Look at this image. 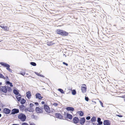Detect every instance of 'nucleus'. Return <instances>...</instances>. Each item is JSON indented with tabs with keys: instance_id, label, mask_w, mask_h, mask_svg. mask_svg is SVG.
<instances>
[{
	"instance_id": "56",
	"label": "nucleus",
	"mask_w": 125,
	"mask_h": 125,
	"mask_svg": "<svg viewBox=\"0 0 125 125\" xmlns=\"http://www.w3.org/2000/svg\"><path fill=\"white\" fill-rule=\"evenodd\" d=\"M97 125H99L98 124H97Z\"/></svg>"
},
{
	"instance_id": "44",
	"label": "nucleus",
	"mask_w": 125,
	"mask_h": 125,
	"mask_svg": "<svg viewBox=\"0 0 125 125\" xmlns=\"http://www.w3.org/2000/svg\"><path fill=\"white\" fill-rule=\"evenodd\" d=\"M21 75H23V76H24V75L25 74V73H21Z\"/></svg>"
},
{
	"instance_id": "32",
	"label": "nucleus",
	"mask_w": 125,
	"mask_h": 125,
	"mask_svg": "<svg viewBox=\"0 0 125 125\" xmlns=\"http://www.w3.org/2000/svg\"><path fill=\"white\" fill-rule=\"evenodd\" d=\"M76 91L75 90H73L72 92V94L74 95L76 94Z\"/></svg>"
},
{
	"instance_id": "40",
	"label": "nucleus",
	"mask_w": 125,
	"mask_h": 125,
	"mask_svg": "<svg viewBox=\"0 0 125 125\" xmlns=\"http://www.w3.org/2000/svg\"><path fill=\"white\" fill-rule=\"evenodd\" d=\"M98 124L99 125H101L103 124V122H102L101 121L99 122H98Z\"/></svg>"
},
{
	"instance_id": "14",
	"label": "nucleus",
	"mask_w": 125,
	"mask_h": 125,
	"mask_svg": "<svg viewBox=\"0 0 125 125\" xmlns=\"http://www.w3.org/2000/svg\"><path fill=\"white\" fill-rule=\"evenodd\" d=\"M26 96L27 98L30 99L31 98V92L29 91L27 92L26 93Z\"/></svg>"
},
{
	"instance_id": "52",
	"label": "nucleus",
	"mask_w": 125,
	"mask_h": 125,
	"mask_svg": "<svg viewBox=\"0 0 125 125\" xmlns=\"http://www.w3.org/2000/svg\"><path fill=\"white\" fill-rule=\"evenodd\" d=\"M85 85V86H86V85L85 84H83V85Z\"/></svg>"
},
{
	"instance_id": "49",
	"label": "nucleus",
	"mask_w": 125,
	"mask_h": 125,
	"mask_svg": "<svg viewBox=\"0 0 125 125\" xmlns=\"http://www.w3.org/2000/svg\"><path fill=\"white\" fill-rule=\"evenodd\" d=\"M8 79V76H6V80Z\"/></svg>"
},
{
	"instance_id": "36",
	"label": "nucleus",
	"mask_w": 125,
	"mask_h": 125,
	"mask_svg": "<svg viewBox=\"0 0 125 125\" xmlns=\"http://www.w3.org/2000/svg\"><path fill=\"white\" fill-rule=\"evenodd\" d=\"M85 100L87 101H88L89 98L88 97L85 96Z\"/></svg>"
},
{
	"instance_id": "50",
	"label": "nucleus",
	"mask_w": 125,
	"mask_h": 125,
	"mask_svg": "<svg viewBox=\"0 0 125 125\" xmlns=\"http://www.w3.org/2000/svg\"><path fill=\"white\" fill-rule=\"evenodd\" d=\"M2 84V83L1 82H0V85Z\"/></svg>"
},
{
	"instance_id": "33",
	"label": "nucleus",
	"mask_w": 125,
	"mask_h": 125,
	"mask_svg": "<svg viewBox=\"0 0 125 125\" xmlns=\"http://www.w3.org/2000/svg\"><path fill=\"white\" fill-rule=\"evenodd\" d=\"M35 73L36 74H37V75H38V76H41V77H44V76H43V75L41 74H40L39 73H37V72H35Z\"/></svg>"
},
{
	"instance_id": "45",
	"label": "nucleus",
	"mask_w": 125,
	"mask_h": 125,
	"mask_svg": "<svg viewBox=\"0 0 125 125\" xmlns=\"http://www.w3.org/2000/svg\"><path fill=\"white\" fill-rule=\"evenodd\" d=\"M36 105H38L39 104L37 102H35L34 103Z\"/></svg>"
},
{
	"instance_id": "4",
	"label": "nucleus",
	"mask_w": 125,
	"mask_h": 125,
	"mask_svg": "<svg viewBox=\"0 0 125 125\" xmlns=\"http://www.w3.org/2000/svg\"><path fill=\"white\" fill-rule=\"evenodd\" d=\"M41 109H44L48 113H50V110L49 107L47 105H44V106H42L41 107Z\"/></svg>"
},
{
	"instance_id": "42",
	"label": "nucleus",
	"mask_w": 125,
	"mask_h": 125,
	"mask_svg": "<svg viewBox=\"0 0 125 125\" xmlns=\"http://www.w3.org/2000/svg\"><path fill=\"white\" fill-rule=\"evenodd\" d=\"M58 104L57 103H54L53 104V105H54L55 106H56Z\"/></svg>"
},
{
	"instance_id": "7",
	"label": "nucleus",
	"mask_w": 125,
	"mask_h": 125,
	"mask_svg": "<svg viewBox=\"0 0 125 125\" xmlns=\"http://www.w3.org/2000/svg\"><path fill=\"white\" fill-rule=\"evenodd\" d=\"M55 116L57 118H59L61 119H63V116L60 113H56L55 114Z\"/></svg>"
},
{
	"instance_id": "15",
	"label": "nucleus",
	"mask_w": 125,
	"mask_h": 125,
	"mask_svg": "<svg viewBox=\"0 0 125 125\" xmlns=\"http://www.w3.org/2000/svg\"><path fill=\"white\" fill-rule=\"evenodd\" d=\"M0 64L2 66L4 67H6V68H7V67H9V65H10L4 62H0Z\"/></svg>"
},
{
	"instance_id": "37",
	"label": "nucleus",
	"mask_w": 125,
	"mask_h": 125,
	"mask_svg": "<svg viewBox=\"0 0 125 125\" xmlns=\"http://www.w3.org/2000/svg\"><path fill=\"white\" fill-rule=\"evenodd\" d=\"M21 125H29L28 124L26 123H23Z\"/></svg>"
},
{
	"instance_id": "29",
	"label": "nucleus",
	"mask_w": 125,
	"mask_h": 125,
	"mask_svg": "<svg viewBox=\"0 0 125 125\" xmlns=\"http://www.w3.org/2000/svg\"><path fill=\"white\" fill-rule=\"evenodd\" d=\"M0 78H3L4 79H5V78L4 76L1 74L0 73Z\"/></svg>"
},
{
	"instance_id": "27",
	"label": "nucleus",
	"mask_w": 125,
	"mask_h": 125,
	"mask_svg": "<svg viewBox=\"0 0 125 125\" xmlns=\"http://www.w3.org/2000/svg\"><path fill=\"white\" fill-rule=\"evenodd\" d=\"M10 65H9V67H7L6 68V69L7 70H8L10 72H12V70L10 69Z\"/></svg>"
},
{
	"instance_id": "24",
	"label": "nucleus",
	"mask_w": 125,
	"mask_h": 125,
	"mask_svg": "<svg viewBox=\"0 0 125 125\" xmlns=\"http://www.w3.org/2000/svg\"><path fill=\"white\" fill-rule=\"evenodd\" d=\"M91 120L92 122H95L96 120L95 117L94 116L93 117L91 118Z\"/></svg>"
},
{
	"instance_id": "46",
	"label": "nucleus",
	"mask_w": 125,
	"mask_h": 125,
	"mask_svg": "<svg viewBox=\"0 0 125 125\" xmlns=\"http://www.w3.org/2000/svg\"><path fill=\"white\" fill-rule=\"evenodd\" d=\"M30 125H35L34 123H31Z\"/></svg>"
},
{
	"instance_id": "2",
	"label": "nucleus",
	"mask_w": 125,
	"mask_h": 125,
	"mask_svg": "<svg viewBox=\"0 0 125 125\" xmlns=\"http://www.w3.org/2000/svg\"><path fill=\"white\" fill-rule=\"evenodd\" d=\"M56 31L57 34L61 35L66 36L68 35V32L62 30L58 29L56 30Z\"/></svg>"
},
{
	"instance_id": "26",
	"label": "nucleus",
	"mask_w": 125,
	"mask_h": 125,
	"mask_svg": "<svg viewBox=\"0 0 125 125\" xmlns=\"http://www.w3.org/2000/svg\"><path fill=\"white\" fill-rule=\"evenodd\" d=\"M25 107L23 105H22L20 106V110H24Z\"/></svg>"
},
{
	"instance_id": "55",
	"label": "nucleus",
	"mask_w": 125,
	"mask_h": 125,
	"mask_svg": "<svg viewBox=\"0 0 125 125\" xmlns=\"http://www.w3.org/2000/svg\"><path fill=\"white\" fill-rule=\"evenodd\" d=\"M1 109L0 108V111H1Z\"/></svg>"
},
{
	"instance_id": "25",
	"label": "nucleus",
	"mask_w": 125,
	"mask_h": 125,
	"mask_svg": "<svg viewBox=\"0 0 125 125\" xmlns=\"http://www.w3.org/2000/svg\"><path fill=\"white\" fill-rule=\"evenodd\" d=\"M54 43L52 42H51L47 43V45L49 46H50L53 45Z\"/></svg>"
},
{
	"instance_id": "23",
	"label": "nucleus",
	"mask_w": 125,
	"mask_h": 125,
	"mask_svg": "<svg viewBox=\"0 0 125 125\" xmlns=\"http://www.w3.org/2000/svg\"><path fill=\"white\" fill-rule=\"evenodd\" d=\"M25 102L26 100L24 99H23L21 101V103L22 104H23L25 103Z\"/></svg>"
},
{
	"instance_id": "10",
	"label": "nucleus",
	"mask_w": 125,
	"mask_h": 125,
	"mask_svg": "<svg viewBox=\"0 0 125 125\" xmlns=\"http://www.w3.org/2000/svg\"><path fill=\"white\" fill-rule=\"evenodd\" d=\"M103 124L104 125H110L111 124L110 121L108 120H104Z\"/></svg>"
},
{
	"instance_id": "16",
	"label": "nucleus",
	"mask_w": 125,
	"mask_h": 125,
	"mask_svg": "<svg viewBox=\"0 0 125 125\" xmlns=\"http://www.w3.org/2000/svg\"><path fill=\"white\" fill-rule=\"evenodd\" d=\"M86 88L84 86H82L81 89L82 92L83 93H85L86 91Z\"/></svg>"
},
{
	"instance_id": "28",
	"label": "nucleus",
	"mask_w": 125,
	"mask_h": 125,
	"mask_svg": "<svg viewBox=\"0 0 125 125\" xmlns=\"http://www.w3.org/2000/svg\"><path fill=\"white\" fill-rule=\"evenodd\" d=\"M30 64L31 65L34 66H35L36 65V63L35 62H31Z\"/></svg>"
},
{
	"instance_id": "41",
	"label": "nucleus",
	"mask_w": 125,
	"mask_h": 125,
	"mask_svg": "<svg viewBox=\"0 0 125 125\" xmlns=\"http://www.w3.org/2000/svg\"><path fill=\"white\" fill-rule=\"evenodd\" d=\"M63 64L66 65V66H67L68 65V64L67 63L65 62H63Z\"/></svg>"
},
{
	"instance_id": "8",
	"label": "nucleus",
	"mask_w": 125,
	"mask_h": 125,
	"mask_svg": "<svg viewBox=\"0 0 125 125\" xmlns=\"http://www.w3.org/2000/svg\"><path fill=\"white\" fill-rule=\"evenodd\" d=\"M73 123L76 124L79 121V119L78 117H75L73 119Z\"/></svg>"
},
{
	"instance_id": "48",
	"label": "nucleus",
	"mask_w": 125,
	"mask_h": 125,
	"mask_svg": "<svg viewBox=\"0 0 125 125\" xmlns=\"http://www.w3.org/2000/svg\"><path fill=\"white\" fill-rule=\"evenodd\" d=\"M118 116L120 117H122V116L121 115H118Z\"/></svg>"
},
{
	"instance_id": "1",
	"label": "nucleus",
	"mask_w": 125,
	"mask_h": 125,
	"mask_svg": "<svg viewBox=\"0 0 125 125\" xmlns=\"http://www.w3.org/2000/svg\"><path fill=\"white\" fill-rule=\"evenodd\" d=\"M1 88L0 89V91H1L3 92L6 93L7 92V91L10 92L11 90V88L10 87L1 86Z\"/></svg>"
},
{
	"instance_id": "9",
	"label": "nucleus",
	"mask_w": 125,
	"mask_h": 125,
	"mask_svg": "<svg viewBox=\"0 0 125 125\" xmlns=\"http://www.w3.org/2000/svg\"><path fill=\"white\" fill-rule=\"evenodd\" d=\"M85 119L84 117H82L80 119L79 122L80 124L82 125H83L85 122Z\"/></svg>"
},
{
	"instance_id": "30",
	"label": "nucleus",
	"mask_w": 125,
	"mask_h": 125,
	"mask_svg": "<svg viewBox=\"0 0 125 125\" xmlns=\"http://www.w3.org/2000/svg\"><path fill=\"white\" fill-rule=\"evenodd\" d=\"M58 91L60 92L62 94L64 93V92L63 90L61 89H58Z\"/></svg>"
},
{
	"instance_id": "18",
	"label": "nucleus",
	"mask_w": 125,
	"mask_h": 125,
	"mask_svg": "<svg viewBox=\"0 0 125 125\" xmlns=\"http://www.w3.org/2000/svg\"><path fill=\"white\" fill-rule=\"evenodd\" d=\"M67 118H68L70 119H71L72 118V115L69 114H67Z\"/></svg>"
},
{
	"instance_id": "12",
	"label": "nucleus",
	"mask_w": 125,
	"mask_h": 125,
	"mask_svg": "<svg viewBox=\"0 0 125 125\" xmlns=\"http://www.w3.org/2000/svg\"><path fill=\"white\" fill-rule=\"evenodd\" d=\"M0 27L4 31H8L9 30V28L7 26H4L2 25H0Z\"/></svg>"
},
{
	"instance_id": "5",
	"label": "nucleus",
	"mask_w": 125,
	"mask_h": 125,
	"mask_svg": "<svg viewBox=\"0 0 125 125\" xmlns=\"http://www.w3.org/2000/svg\"><path fill=\"white\" fill-rule=\"evenodd\" d=\"M19 112V110L18 109L14 108L12 109L11 114L14 115L18 113Z\"/></svg>"
},
{
	"instance_id": "19",
	"label": "nucleus",
	"mask_w": 125,
	"mask_h": 125,
	"mask_svg": "<svg viewBox=\"0 0 125 125\" xmlns=\"http://www.w3.org/2000/svg\"><path fill=\"white\" fill-rule=\"evenodd\" d=\"M16 97L17 100L19 102L20 101L21 98L20 94H19L18 95L16 96Z\"/></svg>"
},
{
	"instance_id": "6",
	"label": "nucleus",
	"mask_w": 125,
	"mask_h": 125,
	"mask_svg": "<svg viewBox=\"0 0 125 125\" xmlns=\"http://www.w3.org/2000/svg\"><path fill=\"white\" fill-rule=\"evenodd\" d=\"M10 110L8 108H5L3 110V112L5 114H9L10 113Z\"/></svg>"
},
{
	"instance_id": "51",
	"label": "nucleus",
	"mask_w": 125,
	"mask_h": 125,
	"mask_svg": "<svg viewBox=\"0 0 125 125\" xmlns=\"http://www.w3.org/2000/svg\"><path fill=\"white\" fill-rule=\"evenodd\" d=\"M1 114H0V117H1Z\"/></svg>"
},
{
	"instance_id": "3",
	"label": "nucleus",
	"mask_w": 125,
	"mask_h": 125,
	"mask_svg": "<svg viewBox=\"0 0 125 125\" xmlns=\"http://www.w3.org/2000/svg\"><path fill=\"white\" fill-rule=\"evenodd\" d=\"M18 118L21 121L24 122L25 121L26 118V117L24 114L21 113L18 115Z\"/></svg>"
},
{
	"instance_id": "20",
	"label": "nucleus",
	"mask_w": 125,
	"mask_h": 125,
	"mask_svg": "<svg viewBox=\"0 0 125 125\" xmlns=\"http://www.w3.org/2000/svg\"><path fill=\"white\" fill-rule=\"evenodd\" d=\"M13 92L16 95H18L19 94V92L16 89H14L13 90Z\"/></svg>"
},
{
	"instance_id": "21",
	"label": "nucleus",
	"mask_w": 125,
	"mask_h": 125,
	"mask_svg": "<svg viewBox=\"0 0 125 125\" xmlns=\"http://www.w3.org/2000/svg\"><path fill=\"white\" fill-rule=\"evenodd\" d=\"M6 84H9L10 85V87H12L13 85H12V83H11L9 81H7L6 82Z\"/></svg>"
},
{
	"instance_id": "34",
	"label": "nucleus",
	"mask_w": 125,
	"mask_h": 125,
	"mask_svg": "<svg viewBox=\"0 0 125 125\" xmlns=\"http://www.w3.org/2000/svg\"><path fill=\"white\" fill-rule=\"evenodd\" d=\"M99 102L100 104L101 105V106L103 107H104V106L103 105V103L102 102L100 101H99Z\"/></svg>"
},
{
	"instance_id": "11",
	"label": "nucleus",
	"mask_w": 125,
	"mask_h": 125,
	"mask_svg": "<svg viewBox=\"0 0 125 125\" xmlns=\"http://www.w3.org/2000/svg\"><path fill=\"white\" fill-rule=\"evenodd\" d=\"M35 96L36 98L41 100L42 98V97L41 96V94H40L37 93L36 94Z\"/></svg>"
},
{
	"instance_id": "35",
	"label": "nucleus",
	"mask_w": 125,
	"mask_h": 125,
	"mask_svg": "<svg viewBox=\"0 0 125 125\" xmlns=\"http://www.w3.org/2000/svg\"><path fill=\"white\" fill-rule=\"evenodd\" d=\"M101 121V119L99 118L98 117L97 118V122L98 123Z\"/></svg>"
},
{
	"instance_id": "53",
	"label": "nucleus",
	"mask_w": 125,
	"mask_h": 125,
	"mask_svg": "<svg viewBox=\"0 0 125 125\" xmlns=\"http://www.w3.org/2000/svg\"><path fill=\"white\" fill-rule=\"evenodd\" d=\"M26 74L27 75L28 74V73H26Z\"/></svg>"
},
{
	"instance_id": "43",
	"label": "nucleus",
	"mask_w": 125,
	"mask_h": 125,
	"mask_svg": "<svg viewBox=\"0 0 125 125\" xmlns=\"http://www.w3.org/2000/svg\"><path fill=\"white\" fill-rule=\"evenodd\" d=\"M25 112H27V111H28V108H26L25 109Z\"/></svg>"
},
{
	"instance_id": "22",
	"label": "nucleus",
	"mask_w": 125,
	"mask_h": 125,
	"mask_svg": "<svg viewBox=\"0 0 125 125\" xmlns=\"http://www.w3.org/2000/svg\"><path fill=\"white\" fill-rule=\"evenodd\" d=\"M28 108V111L30 112H33V109L32 108H31L30 107Z\"/></svg>"
},
{
	"instance_id": "54",
	"label": "nucleus",
	"mask_w": 125,
	"mask_h": 125,
	"mask_svg": "<svg viewBox=\"0 0 125 125\" xmlns=\"http://www.w3.org/2000/svg\"><path fill=\"white\" fill-rule=\"evenodd\" d=\"M93 125H94L95 124H94V123H93Z\"/></svg>"
},
{
	"instance_id": "31",
	"label": "nucleus",
	"mask_w": 125,
	"mask_h": 125,
	"mask_svg": "<svg viewBox=\"0 0 125 125\" xmlns=\"http://www.w3.org/2000/svg\"><path fill=\"white\" fill-rule=\"evenodd\" d=\"M79 115L80 116H82L83 115V113L82 111H80L79 112Z\"/></svg>"
},
{
	"instance_id": "47",
	"label": "nucleus",
	"mask_w": 125,
	"mask_h": 125,
	"mask_svg": "<svg viewBox=\"0 0 125 125\" xmlns=\"http://www.w3.org/2000/svg\"><path fill=\"white\" fill-rule=\"evenodd\" d=\"M41 103L42 104H44V101H42V102Z\"/></svg>"
},
{
	"instance_id": "17",
	"label": "nucleus",
	"mask_w": 125,
	"mask_h": 125,
	"mask_svg": "<svg viewBox=\"0 0 125 125\" xmlns=\"http://www.w3.org/2000/svg\"><path fill=\"white\" fill-rule=\"evenodd\" d=\"M66 109L67 110L69 111H73L74 110V108L71 107H67L66 108Z\"/></svg>"
},
{
	"instance_id": "39",
	"label": "nucleus",
	"mask_w": 125,
	"mask_h": 125,
	"mask_svg": "<svg viewBox=\"0 0 125 125\" xmlns=\"http://www.w3.org/2000/svg\"><path fill=\"white\" fill-rule=\"evenodd\" d=\"M34 105L33 104H32L31 103L30 105V107L32 108V107Z\"/></svg>"
},
{
	"instance_id": "13",
	"label": "nucleus",
	"mask_w": 125,
	"mask_h": 125,
	"mask_svg": "<svg viewBox=\"0 0 125 125\" xmlns=\"http://www.w3.org/2000/svg\"><path fill=\"white\" fill-rule=\"evenodd\" d=\"M36 110L37 113H41L43 112L42 109H41L38 107H37L36 108Z\"/></svg>"
},
{
	"instance_id": "38",
	"label": "nucleus",
	"mask_w": 125,
	"mask_h": 125,
	"mask_svg": "<svg viewBox=\"0 0 125 125\" xmlns=\"http://www.w3.org/2000/svg\"><path fill=\"white\" fill-rule=\"evenodd\" d=\"M90 116H88L86 117V119L87 120H89L90 119Z\"/></svg>"
}]
</instances>
